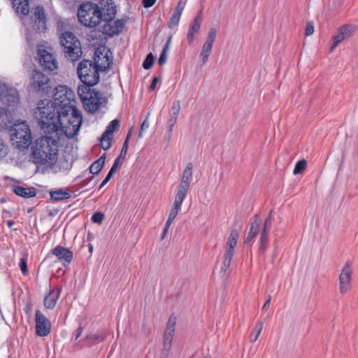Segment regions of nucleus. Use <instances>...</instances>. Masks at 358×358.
Instances as JSON below:
<instances>
[{"instance_id": "41", "label": "nucleus", "mask_w": 358, "mask_h": 358, "mask_svg": "<svg viewBox=\"0 0 358 358\" xmlns=\"http://www.w3.org/2000/svg\"><path fill=\"white\" fill-rule=\"evenodd\" d=\"M104 218V215L100 212L95 213L92 217V220L94 223L101 224Z\"/></svg>"}, {"instance_id": "56", "label": "nucleus", "mask_w": 358, "mask_h": 358, "mask_svg": "<svg viewBox=\"0 0 358 358\" xmlns=\"http://www.w3.org/2000/svg\"><path fill=\"white\" fill-rule=\"evenodd\" d=\"M155 1L156 0H143V3L145 8H149L154 5Z\"/></svg>"}, {"instance_id": "51", "label": "nucleus", "mask_w": 358, "mask_h": 358, "mask_svg": "<svg viewBox=\"0 0 358 358\" xmlns=\"http://www.w3.org/2000/svg\"><path fill=\"white\" fill-rule=\"evenodd\" d=\"M185 2L182 1V0H180L178 2V3L175 10L182 13L183 10H184V8H185Z\"/></svg>"}, {"instance_id": "7", "label": "nucleus", "mask_w": 358, "mask_h": 358, "mask_svg": "<svg viewBox=\"0 0 358 358\" xmlns=\"http://www.w3.org/2000/svg\"><path fill=\"white\" fill-rule=\"evenodd\" d=\"M99 71L89 60H85L80 63L78 67V74L80 80L85 84V86H93L99 80Z\"/></svg>"}, {"instance_id": "15", "label": "nucleus", "mask_w": 358, "mask_h": 358, "mask_svg": "<svg viewBox=\"0 0 358 358\" xmlns=\"http://www.w3.org/2000/svg\"><path fill=\"white\" fill-rule=\"evenodd\" d=\"M216 29L210 28V29L208 31L206 41L204 42L201 52L199 54V59L202 61L203 64H206L208 60V57L211 53L213 43L216 38Z\"/></svg>"}, {"instance_id": "47", "label": "nucleus", "mask_w": 358, "mask_h": 358, "mask_svg": "<svg viewBox=\"0 0 358 358\" xmlns=\"http://www.w3.org/2000/svg\"><path fill=\"white\" fill-rule=\"evenodd\" d=\"M173 334H174L173 331L165 329L164 335V340L172 341Z\"/></svg>"}, {"instance_id": "21", "label": "nucleus", "mask_w": 358, "mask_h": 358, "mask_svg": "<svg viewBox=\"0 0 358 358\" xmlns=\"http://www.w3.org/2000/svg\"><path fill=\"white\" fill-rule=\"evenodd\" d=\"M57 33L59 36L60 43L64 48L65 56L67 54V24L65 21L59 20L57 22Z\"/></svg>"}, {"instance_id": "48", "label": "nucleus", "mask_w": 358, "mask_h": 358, "mask_svg": "<svg viewBox=\"0 0 358 358\" xmlns=\"http://www.w3.org/2000/svg\"><path fill=\"white\" fill-rule=\"evenodd\" d=\"M167 57H168V54H166V52H162V53L159 56V58L158 59L159 64L160 66L164 65L166 62Z\"/></svg>"}, {"instance_id": "62", "label": "nucleus", "mask_w": 358, "mask_h": 358, "mask_svg": "<svg viewBox=\"0 0 358 358\" xmlns=\"http://www.w3.org/2000/svg\"><path fill=\"white\" fill-rule=\"evenodd\" d=\"M271 296H269L268 299L266 301V302L264 303L263 307H262V309H266L267 308V307L269 306L270 304V302H271Z\"/></svg>"}, {"instance_id": "5", "label": "nucleus", "mask_w": 358, "mask_h": 358, "mask_svg": "<svg viewBox=\"0 0 358 358\" xmlns=\"http://www.w3.org/2000/svg\"><path fill=\"white\" fill-rule=\"evenodd\" d=\"M78 94L85 110L90 113H94L106 103L105 97L100 92L88 86L78 87Z\"/></svg>"}, {"instance_id": "34", "label": "nucleus", "mask_w": 358, "mask_h": 358, "mask_svg": "<svg viewBox=\"0 0 358 358\" xmlns=\"http://www.w3.org/2000/svg\"><path fill=\"white\" fill-rule=\"evenodd\" d=\"M51 199L54 201H61L67 199V192L59 189L50 192Z\"/></svg>"}, {"instance_id": "31", "label": "nucleus", "mask_w": 358, "mask_h": 358, "mask_svg": "<svg viewBox=\"0 0 358 358\" xmlns=\"http://www.w3.org/2000/svg\"><path fill=\"white\" fill-rule=\"evenodd\" d=\"M269 222V219H267L264 223V229L261 234L260 238V248L259 250L262 252H263L266 248L267 244V225Z\"/></svg>"}, {"instance_id": "11", "label": "nucleus", "mask_w": 358, "mask_h": 358, "mask_svg": "<svg viewBox=\"0 0 358 358\" xmlns=\"http://www.w3.org/2000/svg\"><path fill=\"white\" fill-rule=\"evenodd\" d=\"M111 64L110 52L106 46L98 47L94 52L93 65L99 71H106Z\"/></svg>"}, {"instance_id": "13", "label": "nucleus", "mask_w": 358, "mask_h": 358, "mask_svg": "<svg viewBox=\"0 0 358 358\" xmlns=\"http://www.w3.org/2000/svg\"><path fill=\"white\" fill-rule=\"evenodd\" d=\"M0 99L2 103L8 106H14L19 101L17 90L6 85H0Z\"/></svg>"}, {"instance_id": "45", "label": "nucleus", "mask_w": 358, "mask_h": 358, "mask_svg": "<svg viewBox=\"0 0 358 358\" xmlns=\"http://www.w3.org/2000/svg\"><path fill=\"white\" fill-rule=\"evenodd\" d=\"M314 32V26L312 22H308L306 30H305V34L306 36H310L313 34Z\"/></svg>"}, {"instance_id": "30", "label": "nucleus", "mask_w": 358, "mask_h": 358, "mask_svg": "<svg viewBox=\"0 0 358 358\" xmlns=\"http://www.w3.org/2000/svg\"><path fill=\"white\" fill-rule=\"evenodd\" d=\"M105 163V155H102L99 159L95 161L90 167V173L92 174H98L103 168Z\"/></svg>"}, {"instance_id": "4", "label": "nucleus", "mask_w": 358, "mask_h": 358, "mask_svg": "<svg viewBox=\"0 0 358 358\" xmlns=\"http://www.w3.org/2000/svg\"><path fill=\"white\" fill-rule=\"evenodd\" d=\"M46 15L42 6H36L31 10L29 18L24 20L26 27L27 40L30 41L36 34L44 32L46 30Z\"/></svg>"}, {"instance_id": "33", "label": "nucleus", "mask_w": 358, "mask_h": 358, "mask_svg": "<svg viewBox=\"0 0 358 358\" xmlns=\"http://www.w3.org/2000/svg\"><path fill=\"white\" fill-rule=\"evenodd\" d=\"M111 142H112V136L110 135H106L105 133H103L100 138V143L101 148L104 150H108L111 146Z\"/></svg>"}, {"instance_id": "19", "label": "nucleus", "mask_w": 358, "mask_h": 358, "mask_svg": "<svg viewBox=\"0 0 358 358\" xmlns=\"http://www.w3.org/2000/svg\"><path fill=\"white\" fill-rule=\"evenodd\" d=\"M49 78L38 71L33 72L31 78V87L36 91L43 90L44 86L48 83Z\"/></svg>"}, {"instance_id": "64", "label": "nucleus", "mask_w": 358, "mask_h": 358, "mask_svg": "<svg viewBox=\"0 0 358 358\" xmlns=\"http://www.w3.org/2000/svg\"><path fill=\"white\" fill-rule=\"evenodd\" d=\"M168 231H169V228L167 227H164V230H163V232H162V238H164L165 236H166L167 233H168Z\"/></svg>"}, {"instance_id": "60", "label": "nucleus", "mask_w": 358, "mask_h": 358, "mask_svg": "<svg viewBox=\"0 0 358 358\" xmlns=\"http://www.w3.org/2000/svg\"><path fill=\"white\" fill-rule=\"evenodd\" d=\"M174 220L173 218H171V217H168V220L166 222V224H165V227H167L169 229L171 224H172L173 221Z\"/></svg>"}, {"instance_id": "24", "label": "nucleus", "mask_w": 358, "mask_h": 358, "mask_svg": "<svg viewBox=\"0 0 358 358\" xmlns=\"http://www.w3.org/2000/svg\"><path fill=\"white\" fill-rule=\"evenodd\" d=\"M12 3L17 14L26 15L29 13V0H13Z\"/></svg>"}, {"instance_id": "1", "label": "nucleus", "mask_w": 358, "mask_h": 358, "mask_svg": "<svg viewBox=\"0 0 358 358\" xmlns=\"http://www.w3.org/2000/svg\"><path fill=\"white\" fill-rule=\"evenodd\" d=\"M116 8L112 0H101L99 3L85 2L78 10L79 22L85 27L94 28L103 24V32L108 36L118 34L122 29V23L113 21Z\"/></svg>"}, {"instance_id": "9", "label": "nucleus", "mask_w": 358, "mask_h": 358, "mask_svg": "<svg viewBox=\"0 0 358 358\" xmlns=\"http://www.w3.org/2000/svg\"><path fill=\"white\" fill-rule=\"evenodd\" d=\"M38 62L45 69L52 71L57 69V62L52 52V49L44 44L38 45Z\"/></svg>"}, {"instance_id": "20", "label": "nucleus", "mask_w": 358, "mask_h": 358, "mask_svg": "<svg viewBox=\"0 0 358 358\" xmlns=\"http://www.w3.org/2000/svg\"><path fill=\"white\" fill-rule=\"evenodd\" d=\"M202 21L201 13H199L193 22L190 24L188 32H187V41L189 44H192L194 42L195 35L199 32Z\"/></svg>"}, {"instance_id": "44", "label": "nucleus", "mask_w": 358, "mask_h": 358, "mask_svg": "<svg viewBox=\"0 0 358 358\" xmlns=\"http://www.w3.org/2000/svg\"><path fill=\"white\" fill-rule=\"evenodd\" d=\"M178 117L175 116H170L169 119L167 121V125L169 128V132H171L173 130V128L176 122Z\"/></svg>"}, {"instance_id": "54", "label": "nucleus", "mask_w": 358, "mask_h": 358, "mask_svg": "<svg viewBox=\"0 0 358 358\" xmlns=\"http://www.w3.org/2000/svg\"><path fill=\"white\" fill-rule=\"evenodd\" d=\"M113 173H111L110 172H108L106 178L102 181V182L99 187V189L102 188L105 185H106V183L110 180V179L113 176Z\"/></svg>"}, {"instance_id": "57", "label": "nucleus", "mask_w": 358, "mask_h": 358, "mask_svg": "<svg viewBox=\"0 0 358 358\" xmlns=\"http://www.w3.org/2000/svg\"><path fill=\"white\" fill-rule=\"evenodd\" d=\"M158 81H159V80L157 77H155L152 79V81L150 87L151 90H154L155 89Z\"/></svg>"}, {"instance_id": "16", "label": "nucleus", "mask_w": 358, "mask_h": 358, "mask_svg": "<svg viewBox=\"0 0 358 358\" xmlns=\"http://www.w3.org/2000/svg\"><path fill=\"white\" fill-rule=\"evenodd\" d=\"M352 269L351 264L347 262L342 268L339 275V290L341 294H345L351 287Z\"/></svg>"}, {"instance_id": "50", "label": "nucleus", "mask_w": 358, "mask_h": 358, "mask_svg": "<svg viewBox=\"0 0 358 358\" xmlns=\"http://www.w3.org/2000/svg\"><path fill=\"white\" fill-rule=\"evenodd\" d=\"M149 127V124L148 122H147V120H144L143 122V123L141 124V129H140V131H139V134H138V136L139 137H142L143 136V131L145 129H147Z\"/></svg>"}, {"instance_id": "27", "label": "nucleus", "mask_w": 358, "mask_h": 358, "mask_svg": "<svg viewBox=\"0 0 358 358\" xmlns=\"http://www.w3.org/2000/svg\"><path fill=\"white\" fill-rule=\"evenodd\" d=\"M11 124V117L8 111L0 107V130L6 129Z\"/></svg>"}, {"instance_id": "3", "label": "nucleus", "mask_w": 358, "mask_h": 358, "mask_svg": "<svg viewBox=\"0 0 358 358\" xmlns=\"http://www.w3.org/2000/svg\"><path fill=\"white\" fill-rule=\"evenodd\" d=\"M35 115L44 133L61 129V125L57 120V108L50 100L40 101L37 104Z\"/></svg>"}, {"instance_id": "42", "label": "nucleus", "mask_w": 358, "mask_h": 358, "mask_svg": "<svg viewBox=\"0 0 358 358\" xmlns=\"http://www.w3.org/2000/svg\"><path fill=\"white\" fill-rule=\"evenodd\" d=\"M86 341L94 343L96 341L101 340V336L97 334H90L85 338Z\"/></svg>"}, {"instance_id": "26", "label": "nucleus", "mask_w": 358, "mask_h": 358, "mask_svg": "<svg viewBox=\"0 0 358 358\" xmlns=\"http://www.w3.org/2000/svg\"><path fill=\"white\" fill-rule=\"evenodd\" d=\"M185 197L180 195L175 196L173 207L169 213V217L175 219L181 209V206Z\"/></svg>"}, {"instance_id": "39", "label": "nucleus", "mask_w": 358, "mask_h": 358, "mask_svg": "<svg viewBox=\"0 0 358 358\" xmlns=\"http://www.w3.org/2000/svg\"><path fill=\"white\" fill-rule=\"evenodd\" d=\"M154 62V57L152 53L147 55L145 59L143 62V66L145 69H149L152 67Z\"/></svg>"}, {"instance_id": "61", "label": "nucleus", "mask_w": 358, "mask_h": 358, "mask_svg": "<svg viewBox=\"0 0 358 358\" xmlns=\"http://www.w3.org/2000/svg\"><path fill=\"white\" fill-rule=\"evenodd\" d=\"M174 220L173 218H171V217H168V220L166 222V224H165V227H167L169 229L171 224H172L173 221Z\"/></svg>"}, {"instance_id": "38", "label": "nucleus", "mask_w": 358, "mask_h": 358, "mask_svg": "<svg viewBox=\"0 0 358 358\" xmlns=\"http://www.w3.org/2000/svg\"><path fill=\"white\" fill-rule=\"evenodd\" d=\"M180 110V103L179 101H175L173 103L171 110L170 116L178 117Z\"/></svg>"}, {"instance_id": "18", "label": "nucleus", "mask_w": 358, "mask_h": 358, "mask_svg": "<svg viewBox=\"0 0 358 358\" xmlns=\"http://www.w3.org/2000/svg\"><path fill=\"white\" fill-rule=\"evenodd\" d=\"M69 58L72 61L77 60L81 55V47L80 41L69 32Z\"/></svg>"}, {"instance_id": "23", "label": "nucleus", "mask_w": 358, "mask_h": 358, "mask_svg": "<svg viewBox=\"0 0 358 358\" xmlns=\"http://www.w3.org/2000/svg\"><path fill=\"white\" fill-rule=\"evenodd\" d=\"M261 224L262 220L259 217L256 215L253 217L245 242H250L258 234Z\"/></svg>"}, {"instance_id": "8", "label": "nucleus", "mask_w": 358, "mask_h": 358, "mask_svg": "<svg viewBox=\"0 0 358 358\" xmlns=\"http://www.w3.org/2000/svg\"><path fill=\"white\" fill-rule=\"evenodd\" d=\"M11 138L15 141L18 148H25L29 146L31 143V136L29 127L26 122L14 124Z\"/></svg>"}, {"instance_id": "12", "label": "nucleus", "mask_w": 358, "mask_h": 358, "mask_svg": "<svg viewBox=\"0 0 358 358\" xmlns=\"http://www.w3.org/2000/svg\"><path fill=\"white\" fill-rule=\"evenodd\" d=\"M192 163H188L182 172L180 182L176 189V195L186 197L192 180Z\"/></svg>"}, {"instance_id": "43", "label": "nucleus", "mask_w": 358, "mask_h": 358, "mask_svg": "<svg viewBox=\"0 0 358 358\" xmlns=\"http://www.w3.org/2000/svg\"><path fill=\"white\" fill-rule=\"evenodd\" d=\"M20 267L23 274H27L28 272L27 259L23 257L20 259Z\"/></svg>"}, {"instance_id": "28", "label": "nucleus", "mask_w": 358, "mask_h": 358, "mask_svg": "<svg viewBox=\"0 0 358 358\" xmlns=\"http://www.w3.org/2000/svg\"><path fill=\"white\" fill-rule=\"evenodd\" d=\"M52 254L57 257L59 260L64 263L67 262V249L62 246H57L52 250Z\"/></svg>"}, {"instance_id": "29", "label": "nucleus", "mask_w": 358, "mask_h": 358, "mask_svg": "<svg viewBox=\"0 0 358 358\" xmlns=\"http://www.w3.org/2000/svg\"><path fill=\"white\" fill-rule=\"evenodd\" d=\"M238 236L239 233L237 229L231 230L227 242L226 248L234 250Z\"/></svg>"}, {"instance_id": "6", "label": "nucleus", "mask_w": 358, "mask_h": 358, "mask_svg": "<svg viewBox=\"0 0 358 358\" xmlns=\"http://www.w3.org/2000/svg\"><path fill=\"white\" fill-rule=\"evenodd\" d=\"M54 103L57 108L58 122L62 127L66 126L67 122V87L66 85H59L55 88V92L53 95Z\"/></svg>"}, {"instance_id": "58", "label": "nucleus", "mask_w": 358, "mask_h": 358, "mask_svg": "<svg viewBox=\"0 0 358 358\" xmlns=\"http://www.w3.org/2000/svg\"><path fill=\"white\" fill-rule=\"evenodd\" d=\"M82 333H83V328L79 327L76 330V332L75 333V334L73 336L75 337V341H76L78 340V338L80 337V336L82 334Z\"/></svg>"}, {"instance_id": "46", "label": "nucleus", "mask_w": 358, "mask_h": 358, "mask_svg": "<svg viewBox=\"0 0 358 358\" xmlns=\"http://www.w3.org/2000/svg\"><path fill=\"white\" fill-rule=\"evenodd\" d=\"M234 253V250L226 248L224 259L231 261Z\"/></svg>"}, {"instance_id": "53", "label": "nucleus", "mask_w": 358, "mask_h": 358, "mask_svg": "<svg viewBox=\"0 0 358 358\" xmlns=\"http://www.w3.org/2000/svg\"><path fill=\"white\" fill-rule=\"evenodd\" d=\"M127 148H128V142H127V139H126L124 143V145L122 146L121 152H120V157L125 156V155L127 154Z\"/></svg>"}, {"instance_id": "17", "label": "nucleus", "mask_w": 358, "mask_h": 358, "mask_svg": "<svg viewBox=\"0 0 358 358\" xmlns=\"http://www.w3.org/2000/svg\"><path fill=\"white\" fill-rule=\"evenodd\" d=\"M50 323L46 317L40 311L36 312V331L39 336H47L50 331Z\"/></svg>"}, {"instance_id": "32", "label": "nucleus", "mask_w": 358, "mask_h": 358, "mask_svg": "<svg viewBox=\"0 0 358 358\" xmlns=\"http://www.w3.org/2000/svg\"><path fill=\"white\" fill-rule=\"evenodd\" d=\"M120 127V120L117 119H115L110 122V124L107 126L106 131L103 132L106 135H110L113 136V134L115 131H116Z\"/></svg>"}, {"instance_id": "52", "label": "nucleus", "mask_w": 358, "mask_h": 358, "mask_svg": "<svg viewBox=\"0 0 358 358\" xmlns=\"http://www.w3.org/2000/svg\"><path fill=\"white\" fill-rule=\"evenodd\" d=\"M230 264H231V261L230 260L224 259L223 262H222V267H221L222 271L226 272L227 270L228 269V268L229 267Z\"/></svg>"}, {"instance_id": "25", "label": "nucleus", "mask_w": 358, "mask_h": 358, "mask_svg": "<svg viewBox=\"0 0 358 358\" xmlns=\"http://www.w3.org/2000/svg\"><path fill=\"white\" fill-rule=\"evenodd\" d=\"M13 192L18 196L24 198H30L36 195V189L34 187L25 188L21 186H15Z\"/></svg>"}, {"instance_id": "2", "label": "nucleus", "mask_w": 358, "mask_h": 358, "mask_svg": "<svg viewBox=\"0 0 358 358\" xmlns=\"http://www.w3.org/2000/svg\"><path fill=\"white\" fill-rule=\"evenodd\" d=\"M67 127L61 126L60 130L44 133L45 135L38 138L32 147L33 162L36 164H44L49 160H53L57 154L59 141L67 136Z\"/></svg>"}, {"instance_id": "14", "label": "nucleus", "mask_w": 358, "mask_h": 358, "mask_svg": "<svg viewBox=\"0 0 358 358\" xmlns=\"http://www.w3.org/2000/svg\"><path fill=\"white\" fill-rule=\"evenodd\" d=\"M356 30V27L354 24H345L340 27L336 34L332 38V44L330 51L333 52L334 49L343 41L351 37Z\"/></svg>"}, {"instance_id": "55", "label": "nucleus", "mask_w": 358, "mask_h": 358, "mask_svg": "<svg viewBox=\"0 0 358 358\" xmlns=\"http://www.w3.org/2000/svg\"><path fill=\"white\" fill-rule=\"evenodd\" d=\"M6 155V146L3 143L0 141V158Z\"/></svg>"}, {"instance_id": "36", "label": "nucleus", "mask_w": 358, "mask_h": 358, "mask_svg": "<svg viewBox=\"0 0 358 358\" xmlns=\"http://www.w3.org/2000/svg\"><path fill=\"white\" fill-rule=\"evenodd\" d=\"M264 323L262 322H259L257 326L255 327L254 331H252L250 334V341L251 342H255L260 335L262 330L263 329Z\"/></svg>"}, {"instance_id": "59", "label": "nucleus", "mask_w": 358, "mask_h": 358, "mask_svg": "<svg viewBox=\"0 0 358 358\" xmlns=\"http://www.w3.org/2000/svg\"><path fill=\"white\" fill-rule=\"evenodd\" d=\"M170 42H171V39H169L166 42V45H164V47L163 48V50H162L163 52H166V54H168V52L169 50Z\"/></svg>"}, {"instance_id": "10", "label": "nucleus", "mask_w": 358, "mask_h": 358, "mask_svg": "<svg viewBox=\"0 0 358 358\" xmlns=\"http://www.w3.org/2000/svg\"><path fill=\"white\" fill-rule=\"evenodd\" d=\"M69 113H71V117L69 118V138L78 134L83 122L81 111L71 103H69Z\"/></svg>"}, {"instance_id": "49", "label": "nucleus", "mask_w": 358, "mask_h": 358, "mask_svg": "<svg viewBox=\"0 0 358 358\" xmlns=\"http://www.w3.org/2000/svg\"><path fill=\"white\" fill-rule=\"evenodd\" d=\"M171 341H165L164 340V348H163V352H166L167 353L170 351L171 349Z\"/></svg>"}, {"instance_id": "35", "label": "nucleus", "mask_w": 358, "mask_h": 358, "mask_svg": "<svg viewBox=\"0 0 358 358\" xmlns=\"http://www.w3.org/2000/svg\"><path fill=\"white\" fill-rule=\"evenodd\" d=\"M306 165H307V163H306V160L302 159V160L299 161L295 165L293 173L294 175H298V174L301 173L306 169Z\"/></svg>"}, {"instance_id": "37", "label": "nucleus", "mask_w": 358, "mask_h": 358, "mask_svg": "<svg viewBox=\"0 0 358 358\" xmlns=\"http://www.w3.org/2000/svg\"><path fill=\"white\" fill-rule=\"evenodd\" d=\"M181 15H182V13L174 10V12L172 14V16L170 19V21H169V27L171 28L174 27L178 25V24L179 23Z\"/></svg>"}, {"instance_id": "40", "label": "nucleus", "mask_w": 358, "mask_h": 358, "mask_svg": "<svg viewBox=\"0 0 358 358\" xmlns=\"http://www.w3.org/2000/svg\"><path fill=\"white\" fill-rule=\"evenodd\" d=\"M176 321V317L175 315H171L168 320L166 329L175 331Z\"/></svg>"}, {"instance_id": "63", "label": "nucleus", "mask_w": 358, "mask_h": 358, "mask_svg": "<svg viewBox=\"0 0 358 358\" xmlns=\"http://www.w3.org/2000/svg\"><path fill=\"white\" fill-rule=\"evenodd\" d=\"M120 163H121V162H120V157H117V158L115 160V162H114V163H113V166L114 167H116V168L117 169V167L120 166Z\"/></svg>"}, {"instance_id": "22", "label": "nucleus", "mask_w": 358, "mask_h": 358, "mask_svg": "<svg viewBox=\"0 0 358 358\" xmlns=\"http://www.w3.org/2000/svg\"><path fill=\"white\" fill-rule=\"evenodd\" d=\"M60 291L58 288H55L50 291V292L45 296L44 306L48 309H52L59 296Z\"/></svg>"}]
</instances>
